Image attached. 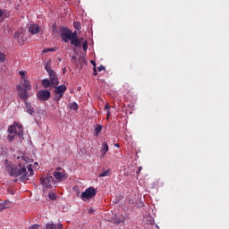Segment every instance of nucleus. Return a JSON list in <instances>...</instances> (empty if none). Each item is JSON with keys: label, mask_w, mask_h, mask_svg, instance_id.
Segmentation results:
<instances>
[{"label": "nucleus", "mask_w": 229, "mask_h": 229, "mask_svg": "<svg viewBox=\"0 0 229 229\" xmlns=\"http://www.w3.org/2000/svg\"><path fill=\"white\" fill-rule=\"evenodd\" d=\"M25 90H31V84H30L29 81L26 79H23V83H22Z\"/></svg>", "instance_id": "obj_14"}, {"label": "nucleus", "mask_w": 229, "mask_h": 229, "mask_svg": "<svg viewBox=\"0 0 229 229\" xmlns=\"http://www.w3.org/2000/svg\"><path fill=\"white\" fill-rule=\"evenodd\" d=\"M67 90V86L65 84L58 86V92L59 93H64Z\"/></svg>", "instance_id": "obj_19"}, {"label": "nucleus", "mask_w": 229, "mask_h": 229, "mask_svg": "<svg viewBox=\"0 0 229 229\" xmlns=\"http://www.w3.org/2000/svg\"><path fill=\"white\" fill-rule=\"evenodd\" d=\"M100 153H101L100 158H105V155H106V153H108V144L106 142H104L102 144Z\"/></svg>", "instance_id": "obj_12"}, {"label": "nucleus", "mask_w": 229, "mask_h": 229, "mask_svg": "<svg viewBox=\"0 0 229 229\" xmlns=\"http://www.w3.org/2000/svg\"><path fill=\"white\" fill-rule=\"evenodd\" d=\"M82 49H83V51H87V49H89V45L87 44V41H85L82 44Z\"/></svg>", "instance_id": "obj_28"}, {"label": "nucleus", "mask_w": 229, "mask_h": 229, "mask_svg": "<svg viewBox=\"0 0 229 229\" xmlns=\"http://www.w3.org/2000/svg\"><path fill=\"white\" fill-rule=\"evenodd\" d=\"M71 30H69V28L67 27H62L60 29V33H61V37L64 40V42H69V40L71 39Z\"/></svg>", "instance_id": "obj_6"}, {"label": "nucleus", "mask_w": 229, "mask_h": 229, "mask_svg": "<svg viewBox=\"0 0 229 229\" xmlns=\"http://www.w3.org/2000/svg\"><path fill=\"white\" fill-rule=\"evenodd\" d=\"M0 17H3V11H0Z\"/></svg>", "instance_id": "obj_41"}, {"label": "nucleus", "mask_w": 229, "mask_h": 229, "mask_svg": "<svg viewBox=\"0 0 229 229\" xmlns=\"http://www.w3.org/2000/svg\"><path fill=\"white\" fill-rule=\"evenodd\" d=\"M114 148H119V143L114 144Z\"/></svg>", "instance_id": "obj_39"}, {"label": "nucleus", "mask_w": 229, "mask_h": 229, "mask_svg": "<svg viewBox=\"0 0 229 229\" xmlns=\"http://www.w3.org/2000/svg\"><path fill=\"white\" fill-rule=\"evenodd\" d=\"M7 131L8 133H14V135H18L20 139L24 135L22 125L17 122H14L13 124L10 125Z\"/></svg>", "instance_id": "obj_3"}, {"label": "nucleus", "mask_w": 229, "mask_h": 229, "mask_svg": "<svg viewBox=\"0 0 229 229\" xmlns=\"http://www.w3.org/2000/svg\"><path fill=\"white\" fill-rule=\"evenodd\" d=\"M24 103L27 114H30V115L35 114V108L31 106V104L28 100H24Z\"/></svg>", "instance_id": "obj_11"}, {"label": "nucleus", "mask_w": 229, "mask_h": 229, "mask_svg": "<svg viewBox=\"0 0 229 229\" xmlns=\"http://www.w3.org/2000/svg\"><path fill=\"white\" fill-rule=\"evenodd\" d=\"M29 31L31 33V35H37V33H39L40 27H38V24H30L29 27Z\"/></svg>", "instance_id": "obj_10"}, {"label": "nucleus", "mask_w": 229, "mask_h": 229, "mask_svg": "<svg viewBox=\"0 0 229 229\" xmlns=\"http://www.w3.org/2000/svg\"><path fill=\"white\" fill-rule=\"evenodd\" d=\"M48 198H49V199L55 200V199H56V194H55L54 192H50L48 194Z\"/></svg>", "instance_id": "obj_26"}, {"label": "nucleus", "mask_w": 229, "mask_h": 229, "mask_svg": "<svg viewBox=\"0 0 229 229\" xmlns=\"http://www.w3.org/2000/svg\"><path fill=\"white\" fill-rule=\"evenodd\" d=\"M103 130V126H101L100 124H98L95 128V135L96 137H98L99 135V133H101V131Z\"/></svg>", "instance_id": "obj_18"}, {"label": "nucleus", "mask_w": 229, "mask_h": 229, "mask_svg": "<svg viewBox=\"0 0 229 229\" xmlns=\"http://www.w3.org/2000/svg\"><path fill=\"white\" fill-rule=\"evenodd\" d=\"M58 229H64V225L61 224V223H59V224H58Z\"/></svg>", "instance_id": "obj_35"}, {"label": "nucleus", "mask_w": 229, "mask_h": 229, "mask_svg": "<svg viewBox=\"0 0 229 229\" xmlns=\"http://www.w3.org/2000/svg\"><path fill=\"white\" fill-rule=\"evenodd\" d=\"M17 90L19 91V97L21 99H24L27 101L28 98H30V93H28V89H22L21 86H17Z\"/></svg>", "instance_id": "obj_8"}, {"label": "nucleus", "mask_w": 229, "mask_h": 229, "mask_svg": "<svg viewBox=\"0 0 229 229\" xmlns=\"http://www.w3.org/2000/svg\"><path fill=\"white\" fill-rule=\"evenodd\" d=\"M58 182H65L69 178V174L65 171L62 170L61 167H58Z\"/></svg>", "instance_id": "obj_9"}, {"label": "nucleus", "mask_w": 229, "mask_h": 229, "mask_svg": "<svg viewBox=\"0 0 229 229\" xmlns=\"http://www.w3.org/2000/svg\"><path fill=\"white\" fill-rule=\"evenodd\" d=\"M110 174H112V169L109 168V169H107L106 171L101 173V174H99V177H100V178H103V177H105V176H110Z\"/></svg>", "instance_id": "obj_16"}, {"label": "nucleus", "mask_w": 229, "mask_h": 229, "mask_svg": "<svg viewBox=\"0 0 229 229\" xmlns=\"http://www.w3.org/2000/svg\"><path fill=\"white\" fill-rule=\"evenodd\" d=\"M69 108L70 110H78V108H80V106H78V104L76 102H72L69 104Z\"/></svg>", "instance_id": "obj_17"}, {"label": "nucleus", "mask_w": 229, "mask_h": 229, "mask_svg": "<svg viewBox=\"0 0 229 229\" xmlns=\"http://www.w3.org/2000/svg\"><path fill=\"white\" fill-rule=\"evenodd\" d=\"M57 225L54 224L53 222H48L46 225V227L44 229H56Z\"/></svg>", "instance_id": "obj_15"}, {"label": "nucleus", "mask_w": 229, "mask_h": 229, "mask_svg": "<svg viewBox=\"0 0 229 229\" xmlns=\"http://www.w3.org/2000/svg\"><path fill=\"white\" fill-rule=\"evenodd\" d=\"M72 59L73 61L76 60V56L73 55V56L72 57Z\"/></svg>", "instance_id": "obj_42"}, {"label": "nucleus", "mask_w": 229, "mask_h": 229, "mask_svg": "<svg viewBox=\"0 0 229 229\" xmlns=\"http://www.w3.org/2000/svg\"><path fill=\"white\" fill-rule=\"evenodd\" d=\"M18 159L20 160L18 165L5 164V170L9 176L20 178L21 182H28L30 176H33V168H31V165H26L30 159L24 156L21 157H18Z\"/></svg>", "instance_id": "obj_1"}, {"label": "nucleus", "mask_w": 229, "mask_h": 229, "mask_svg": "<svg viewBox=\"0 0 229 229\" xmlns=\"http://www.w3.org/2000/svg\"><path fill=\"white\" fill-rule=\"evenodd\" d=\"M73 26H74L75 30H77L78 31H80V30H81V23L80 21L73 22Z\"/></svg>", "instance_id": "obj_22"}, {"label": "nucleus", "mask_w": 229, "mask_h": 229, "mask_svg": "<svg viewBox=\"0 0 229 229\" xmlns=\"http://www.w3.org/2000/svg\"><path fill=\"white\" fill-rule=\"evenodd\" d=\"M91 62V65H94L96 67V61H90Z\"/></svg>", "instance_id": "obj_38"}, {"label": "nucleus", "mask_w": 229, "mask_h": 229, "mask_svg": "<svg viewBox=\"0 0 229 229\" xmlns=\"http://www.w3.org/2000/svg\"><path fill=\"white\" fill-rule=\"evenodd\" d=\"M15 35H16L17 38H19V36L21 35V32H15Z\"/></svg>", "instance_id": "obj_37"}, {"label": "nucleus", "mask_w": 229, "mask_h": 229, "mask_svg": "<svg viewBox=\"0 0 229 229\" xmlns=\"http://www.w3.org/2000/svg\"><path fill=\"white\" fill-rule=\"evenodd\" d=\"M15 133H9V135L7 136V140H9V142H13V140H15Z\"/></svg>", "instance_id": "obj_21"}, {"label": "nucleus", "mask_w": 229, "mask_h": 229, "mask_svg": "<svg viewBox=\"0 0 229 229\" xmlns=\"http://www.w3.org/2000/svg\"><path fill=\"white\" fill-rule=\"evenodd\" d=\"M52 30H53V33L55 35H56L58 33V29L56 28V23H55L53 26H52Z\"/></svg>", "instance_id": "obj_27"}, {"label": "nucleus", "mask_w": 229, "mask_h": 229, "mask_svg": "<svg viewBox=\"0 0 229 229\" xmlns=\"http://www.w3.org/2000/svg\"><path fill=\"white\" fill-rule=\"evenodd\" d=\"M92 212H94V209H89V213H92Z\"/></svg>", "instance_id": "obj_43"}, {"label": "nucleus", "mask_w": 229, "mask_h": 229, "mask_svg": "<svg viewBox=\"0 0 229 229\" xmlns=\"http://www.w3.org/2000/svg\"><path fill=\"white\" fill-rule=\"evenodd\" d=\"M93 71H94L93 75L98 76V70H96V67H94Z\"/></svg>", "instance_id": "obj_34"}, {"label": "nucleus", "mask_w": 229, "mask_h": 229, "mask_svg": "<svg viewBox=\"0 0 229 229\" xmlns=\"http://www.w3.org/2000/svg\"><path fill=\"white\" fill-rule=\"evenodd\" d=\"M19 74L21 76V80L24 81V79H26V72H20Z\"/></svg>", "instance_id": "obj_29"}, {"label": "nucleus", "mask_w": 229, "mask_h": 229, "mask_svg": "<svg viewBox=\"0 0 229 229\" xmlns=\"http://www.w3.org/2000/svg\"><path fill=\"white\" fill-rule=\"evenodd\" d=\"M64 98V92H58V99H62Z\"/></svg>", "instance_id": "obj_33"}, {"label": "nucleus", "mask_w": 229, "mask_h": 229, "mask_svg": "<svg viewBox=\"0 0 229 229\" xmlns=\"http://www.w3.org/2000/svg\"><path fill=\"white\" fill-rule=\"evenodd\" d=\"M6 62V55L3 52H0V64Z\"/></svg>", "instance_id": "obj_20"}, {"label": "nucleus", "mask_w": 229, "mask_h": 229, "mask_svg": "<svg viewBox=\"0 0 229 229\" xmlns=\"http://www.w3.org/2000/svg\"><path fill=\"white\" fill-rule=\"evenodd\" d=\"M105 66L104 65H100V66H98V72H101V71H105Z\"/></svg>", "instance_id": "obj_31"}, {"label": "nucleus", "mask_w": 229, "mask_h": 229, "mask_svg": "<svg viewBox=\"0 0 229 229\" xmlns=\"http://www.w3.org/2000/svg\"><path fill=\"white\" fill-rule=\"evenodd\" d=\"M105 110H107L106 115H107V119H108V117H110V106H108V104H106Z\"/></svg>", "instance_id": "obj_25"}, {"label": "nucleus", "mask_w": 229, "mask_h": 229, "mask_svg": "<svg viewBox=\"0 0 229 229\" xmlns=\"http://www.w3.org/2000/svg\"><path fill=\"white\" fill-rule=\"evenodd\" d=\"M54 178H55V180H58V171L54 172Z\"/></svg>", "instance_id": "obj_32"}, {"label": "nucleus", "mask_w": 229, "mask_h": 229, "mask_svg": "<svg viewBox=\"0 0 229 229\" xmlns=\"http://www.w3.org/2000/svg\"><path fill=\"white\" fill-rule=\"evenodd\" d=\"M72 46H74V47H81V41H80V38H70Z\"/></svg>", "instance_id": "obj_13"}, {"label": "nucleus", "mask_w": 229, "mask_h": 229, "mask_svg": "<svg viewBox=\"0 0 229 229\" xmlns=\"http://www.w3.org/2000/svg\"><path fill=\"white\" fill-rule=\"evenodd\" d=\"M41 185L45 189H49L51 187H56V181H55V178L51 175H47L45 178H40Z\"/></svg>", "instance_id": "obj_4"}, {"label": "nucleus", "mask_w": 229, "mask_h": 229, "mask_svg": "<svg viewBox=\"0 0 229 229\" xmlns=\"http://www.w3.org/2000/svg\"><path fill=\"white\" fill-rule=\"evenodd\" d=\"M53 51H56V47L44 48V49L42 50V53H50V52H53Z\"/></svg>", "instance_id": "obj_23"}, {"label": "nucleus", "mask_w": 229, "mask_h": 229, "mask_svg": "<svg viewBox=\"0 0 229 229\" xmlns=\"http://www.w3.org/2000/svg\"><path fill=\"white\" fill-rule=\"evenodd\" d=\"M70 38H78V32L71 30L70 32Z\"/></svg>", "instance_id": "obj_24"}, {"label": "nucleus", "mask_w": 229, "mask_h": 229, "mask_svg": "<svg viewBox=\"0 0 229 229\" xmlns=\"http://www.w3.org/2000/svg\"><path fill=\"white\" fill-rule=\"evenodd\" d=\"M96 194H98V191H96L94 187H89L81 193V199L82 201H85V199H92V198H96Z\"/></svg>", "instance_id": "obj_5"}, {"label": "nucleus", "mask_w": 229, "mask_h": 229, "mask_svg": "<svg viewBox=\"0 0 229 229\" xmlns=\"http://www.w3.org/2000/svg\"><path fill=\"white\" fill-rule=\"evenodd\" d=\"M45 69L48 73L49 79H43L41 81L42 87L44 89H49V87H54L55 94H58V76L56 75V72L49 68L47 64L45 66Z\"/></svg>", "instance_id": "obj_2"}, {"label": "nucleus", "mask_w": 229, "mask_h": 229, "mask_svg": "<svg viewBox=\"0 0 229 229\" xmlns=\"http://www.w3.org/2000/svg\"><path fill=\"white\" fill-rule=\"evenodd\" d=\"M28 229H38V225L34 224L31 226H30Z\"/></svg>", "instance_id": "obj_30"}, {"label": "nucleus", "mask_w": 229, "mask_h": 229, "mask_svg": "<svg viewBox=\"0 0 229 229\" xmlns=\"http://www.w3.org/2000/svg\"><path fill=\"white\" fill-rule=\"evenodd\" d=\"M0 207H1L0 212H1V210H4V208H6V207L3 206V204H0Z\"/></svg>", "instance_id": "obj_36"}, {"label": "nucleus", "mask_w": 229, "mask_h": 229, "mask_svg": "<svg viewBox=\"0 0 229 229\" xmlns=\"http://www.w3.org/2000/svg\"><path fill=\"white\" fill-rule=\"evenodd\" d=\"M59 62H62V59H58Z\"/></svg>", "instance_id": "obj_44"}, {"label": "nucleus", "mask_w": 229, "mask_h": 229, "mask_svg": "<svg viewBox=\"0 0 229 229\" xmlns=\"http://www.w3.org/2000/svg\"><path fill=\"white\" fill-rule=\"evenodd\" d=\"M67 72V69L66 68H64L63 69V72Z\"/></svg>", "instance_id": "obj_40"}, {"label": "nucleus", "mask_w": 229, "mask_h": 229, "mask_svg": "<svg viewBox=\"0 0 229 229\" xmlns=\"http://www.w3.org/2000/svg\"><path fill=\"white\" fill-rule=\"evenodd\" d=\"M37 97L40 101H47L51 98V92L47 89H41L38 92Z\"/></svg>", "instance_id": "obj_7"}]
</instances>
